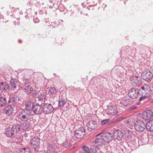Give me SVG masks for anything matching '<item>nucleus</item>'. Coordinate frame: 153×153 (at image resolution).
Segmentation results:
<instances>
[{"instance_id": "nucleus-1", "label": "nucleus", "mask_w": 153, "mask_h": 153, "mask_svg": "<svg viewBox=\"0 0 153 153\" xmlns=\"http://www.w3.org/2000/svg\"><path fill=\"white\" fill-rule=\"evenodd\" d=\"M96 138L95 140V144L91 146L90 151L91 153H97L100 152V146L105 148V133L102 132L96 135Z\"/></svg>"}, {"instance_id": "nucleus-2", "label": "nucleus", "mask_w": 153, "mask_h": 153, "mask_svg": "<svg viewBox=\"0 0 153 153\" xmlns=\"http://www.w3.org/2000/svg\"><path fill=\"white\" fill-rule=\"evenodd\" d=\"M134 128L135 130L137 131H143L146 128V124L143 121L139 120L135 122Z\"/></svg>"}, {"instance_id": "nucleus-3", "label": "nucleus", "mask_w": 153, "mask_h": 153, "mask_svg": "<svg viewBox=\"0 0 153 153\" xmlns=\"http://www.w3.org/2000/svg\"><path fill=\"white\" fill-rule=\"evenodd\" d=\"M153 75L149 70H147L143 71L141 74V77L144 80L149 82L153 77Z\"/></svg>"}, {"instance_id": "nucleus-4", "label": "nucleus", "mask_w": 153, "mask_h": 153, "mask_svg": "<svg viewBox=\"0 0 153 153\" xmlns=\"http://www.w3.org/2000/svg\"><path fill=\"white\" fill-rule=\"evenodd\" d=\"M74 133L75 137L80 138L83 137L85 135V130L83 127H81L76 129Z\"/></svg>"}, {"instance_id": "nucleus-5", "label": "nucleus", "mask_w": 153, "mask_h": 153, "mask_svg": "<svg viewBox=\"0 0 153 153\" xmlns=\"http://www.w3.org/2000/svg\"><path fill=\"white\" fill-rule=\"evenodd\" d=\"M107 110H106L107 114L108 115H117V110L114 105H112V104H110L107 105Z\"/></svg>"}, {"instance_id": "nucleus-6", "label": "nucleus", "mask_w": 153, "mask_h": 153, "mask_svg": "<svg viewBox=\"0 0 153 153\" xmlns=\"http://www.w3.org/2000/svg\"><path fill=\"white\" fill-rule=\"evenodd\" d=\"M54 108L50 104L46 103L43 106V111L45 114H49L53 112Z\"/></svg>"}, {"instance_id": "nucleus-7", "label": "nucleus", "mask_w": 153, "mask_h": 153, "mask_svg": "<svg viewBox=\"0 0 153 153\" xmlns=\"http://www.w3.org/2000/svg\"><path fill=\"white\" fill-rule=\"evenodd\" d=\"M141 91L140 89L138 90L135 88H132L129 91L128 95L130 97L134 99L137 97L138 94H140Z\"/></svg>"}, {"instance_id": "nucleus-8", "label": "nucleus", "mask_w": 153, "mask_h": 153, "mask_svg": "<svg viewBox=\"0 0 153 153\" xmlns=\"http://www.w3.org/2000/svg\"><path fill=\"white\" fill-rule=\"evenodd\" d=\"M88 130L90 132L97 129L98 127L96 121L94 120L90 121L88 124Z\"/></svg>"}, {"instance_id": "nucleus-9", "label": "nucleus", "mask_w": 153, "mask_h": 153, "mask_svg": "<svg viewBox=\"0 0 153 153\" xmlns=\"http://www.w3.org/2000/svg\"><path fill=\"white\" fill-rule=\"evenodd\" d=\"M40 139L38 137H33L31 141V146L32 148L36 149L39 146Z\"/></svg>"}, {"instance_id": "nucleus-10", "label": "nucleus", "mask_w": 153, "mask_h": 153, "mask_svg": "<svg viewBox=\"0 0 153 153\" xmlns=\"http://www.w3.org/2000/svg\"><path fill=\"white\" fill-rule=\"evenodd\" d=\"M32 115L29 112H27L24 111L22 114L19 115L20 119L23 121H26L29 120L31 117Z\"/></svg>"}, {"instance_id": "nucleus-11", "label": "nucleus", "mask_w": 153, "mask_h": 153, "mask_svg": "<svg viewBox=\"0 0 153 153\" xmlns=\"http://www.w3.org/2000/svg\"><path fill=\"white\" fill-rule=\"evenodd\" d=\"M153 117V112L150 110H147L143 113L142 118L145 120H149Z\"/></svg>"}, {"instance_id": "nucleus-12", "label": "nucleus", "mask_w": 153, "mask_h": 153, "mask_svg": "<svg viewBox=\"0 0 153 153\" xmlns=\"http://www.w3.org/2000/svg\"><path fill=\"white\" fill-rule=\"evenodd\" d=\"M59 151V149L55 144H51L48 147L47 153H57Z\"/></svg>"}, {"instance_id": "nucleus-13", "label": "nucleus", "mask_w": 153, "mask_h": 153, "mask_svg": "<svg viewBox=\"0 0 153 153\" xmlns=\"http://www.w3.org/2000/svg\"><path fill=\"white\" fill-rule=\"evenodd\" d=\"M32 111L35 114H41L43 111V107L39 104L35 105Z\"/></svg>"}, {"instance_id": "nucleus-14", "label": "nucleus", "mask_w": 153, "mask_h": 153, "mask_svg": "<svg viewBox=\"0 0 153 153\" xmlns=\"http://www.w3.org/2000/svg\"><path fill=\"white\" fill-rule=\"evenodd\" d=\"M113 138L115 140H120L123 136V133L120 130L115 131L113 133Z\"/></svg>"}, {"instance_id": "nucleus-15", "label": "nucleus", "mask_w": 153, "mask_h": 153, "mask_svg": "<svg viewBox=\"0 0 153 153\" xmlns=\"http://www.w3.org/2000/svg\"><path fill=\"white\" fill-rule=\"evenodd\" d=\"M132 83L134 86L139 87L141 84L142 81L140 78L135 76L133 77Z\"/></svg>"}, {"instance_id": "nucleus-16", "label": "nucleus", "mask_w": 153, "mask_h": 153, "mask_svg": "<svg viewBox=\"0 0 153 153\" xmlns=\"http://www.w3.org/2000/svg\"><path fill=\"white\" fill-rule=\"evenodd\" d=\"M9 105L6 107L4 109L6 114L8 116L12 114L13 113V107L11 104H9Z\"/></svg>"}, {"instance_id": "nucleus-17", "label": "nucleus", "mask_w": 153, "mask_h": 153, "mask_svg": "<svg viewBox=\"0 0 153 153\" xmlns=\"http://www.w3.org/2000/svg\"><path fill=\"white\" fill-rule=\"evenodd\" d=\"M4 134L5 135L9 137H12L15 134L11 127H9L5 130Z\"/></svg>"}, {"instance_id": "nucleus-18", "label": "nucleus", "mask_w": 153, "mask_h": 153, "mask_svg": "<svg viewBox=\"0 0 153 153\" xmlns=\"http://www.w3.org/2000/svg\"><path fill=\"white\" fill-rule=\"evenodd\" d=\"M34 105V103L33 102L29 101L25 103V108L28 111H32Z\"/></svg>"}, {"instance_id": "nucleus-19", "label": "nucleus", "mask_w": 153, "mask_h": 153, "mask_svg": "<svg viewBox=\"0 0 153 153\" xmlns=\"http://www.w3.org/2000/svg\"><path fill=\"white\" fill-rule=\"evenodd\" d=\"M37 98L38 101L41 102L42 103H44L45 101L46 96L43 92H42L38 94Z\"/></svg>"}, {"instance_id": "nucleus-20", "label": "nucleus", "mask_w": 153, "mask_h": 153, "mask_svg": "<svg viewBox=\"0 0 153 153\" xmlns=\"http://www.w3.org/2000/svg\"><path fill=\"white\" fill-rule=\"evenodd\" d=\"M146 129L150 131H153V120L149 121L146 123Z\"/></svg>"}, {"instance_id": "nucleus-21", "label": "nucleus", "mask_w": 153, "mask_h": 153, "mask_svg": "<svg viewBox=\"0 0 153 153\" xmlns=\"http://www.w3.org/2000/svg\"><path fill=\"white\" fill-rule=\"evenodd\" d=\"M13 131L15 134H16L17 132L19 131L21 128V126L17 123L13 125L12 127Z\"/></svg>"}, {"instance_id": "nucleus-22", "label": "nucleus", "mask_w": 153, "mask_h": 153, "mask_svg": "<svg viewBox=\"0 0 153 153\" xmlns=\"http://www.w3.org/2000/svg\"><path fill=\"white\" fill-rule=\"evenodd\" d=\"M9 86L5 82H1L0 83V90L4 91L9 88Z\"/></svg>"}, {"instance_id": "nucleus-23", "label": "nucleus", "mask_w": 153, "mask_h": 153, "mask_svg": "<svg viewBox=\"0 0 153 153\" xmlns=\"http://www.w3.org/2000/svg\"><path fill=\"white\" fill-rule=\"evenodd\" d=\"M112 134L110 132H106V142L109 143L112 139Z\"/></svg>"}, {"instance_id": "nucleus-24", "label": "nucleus", "mask_w": 153, "mask_h": 153, "mask_svg": "<svg viewBox=\"0 0 153 153\" xmlns=\"http://www.w3.org/2000/svg\"><path fill=\"white\" fill-rule=\"evenodd\" d=\"M33 91V88L30 85L25 86L24 91L27 94H29Z\"/></svg>"}, {"instance_id": "nucleus-25", "label": "nucleus", "mask_w": 153, "mask_h": 153, "mask_svg": "<svg viewBox=\"0 0 153 153\" xmlns=\"http://www.w3.org/2000/svg\"><path fill=\"white\" fill-rule=\"evenodd\" d=\"M17 98L16 97H13L12 98H10L8 101L9 104H10V103H12V105L13 106L14 105L17 104Z\"/></svg>"}, {"instance_id": "nucleus-26", "label": "nucleus", "mask_w": 153, "mask_h": 153, "mask_svg": "<svg viewBox=\"0 0 153 153\" xmlns=\"http://www.w3.org/2000/svg\"><path fill=\"white\" fill-rule=\"evenodd\" d=\"M7 101L6 98L2 97L0 98V107L4 106L6 104Z\"/></svg>"}, {"instance_id": "nucleus-27", "label": "nucleus", "mask_w": 153, "mask_h": 153, "mask_svg": "<svg viewBox=\"0 0 153 153\" xmlns=\"http://www.w3.org/2000/svg\"><path fill=\"white\" fill-rule=\"evenodd\" d=\"M56 91L54 87L51 88L49 90V93L50 95H53V96H55L56 94Z\"/></svg>"}, {"instance_id": "nucleus-28", "label": "nucleus", "mask_w": 153, "mask_h": 153, "mask_svg": "<svg viewBox=\"0 0 153 153\" xmlns=\"http://www.w3.org/2000/svg\"><path fill=\"white\" fill-rule=\"evenodd\" d=\"M129 102V99L126 98H124L122 99L120 103L125 107H126L129 103H128Z\"/></svg>"}, {"instance_id": "nucleus-29", "label": "nucleus", "mask_w": 153, "mask_h": 153, "mask_svg": "<svg viewBox=\"0 0 153 153\" xmlns=\"http://www.w3.org/2000/svg\"><path fill=\"white\" fill-rule=\"evenodd\" d=\"M11 78V80L10 82V85H9V86H10L12 89L14 90L16 88V85L15 82L16 81L14 79H13V78L12 77Z\"/></svg>"}, {"instance_id": "nucleus-30", "label": "nucleus", "mask_w": 153, "mask_h": 153, "mask_svg": "<svg viewBox=\"0 0 153 153\" xmlns=\"http://www.w3.org/2000/svg\"><path fill=\"white\" fill-rule=\"evenodd\" d=\"M139 139L137 137H135V140L131 142V144L134 145V147L136 148L139 146Z\"/></svg>"}, {"instance_id": "nucleus-31", "label": "nucleus", "mask_w": 153, "mask_h": 153, "mask_svg": "<svg viewBox=\"0 0 153 153\" xmlns=\"http://www.w3.org/2000/svg\"><path fill=\"white\" fill-rule=\"evenodd\" d=\"M82 151L81 153H91V151L86 146L84 145L82 147Z\"/></svg>"}, {"instance_id": "nucleus-32", "label": "nucleus", "mask_w": 153, "mask_h": 153, "mask_svg": "<svg viewBox=\"0 0 153 153\" xmlns=\"http://www.w3.org/2000/svg\"><path fill=\"white\" fill-rule=\"evenodd\" d=\"M66 103V102L64 99H61L59 100V107L64 105Z\"/></svg>"}, {"instance_id": "nucleus-33", "label": "nucleus", "mask_w": 153, "mask_h": 153, "mask_svg": "<svg viewBox=\"0 0 153 153\" xmlns=\"http://www.w3.org/2000/svg\"><path fill=\"white\" fill-rule=\"evenodd\" d=\"M62 145L64 147H65V148H67L70 146V142L67 140H65V141L63 142Z\"/></svg>"}, {"instance_id": "nucleus-34", "label": "nucleus", "mask_w": 153, "mask_h": 153, "mask_svg": "<svg viewBox=\"0 0 153 153\" xmlns=\"http://www.w3.org/2000/svg\"><path fill=\"white\" fill-rule=\"evenodd\" d=\"M30 150L27 148H24L19 151V153H30Z\"/></svg>"}, {"instance_id": "nucleus-35", "label": "nucleus", "mask_w": 153, "mask_h": 153, "mask_svg": "<svg viewBox=\"0 0 153 153\" xmlns=\"http://www.w3.org/2000/svg\"><path fill=\"white\" fill-rule=\"evenodd\" d=\"M149 87V85L145 84L143 86L141 87V88L143 90H144L145 91L148 90V88Z\"/></svg>"}, {"instance_id": "nucleus-36", "label": "nucleus", "mask_w": 153, "mask_h": 153, "mask_svg": "<svg viewBox=\"0 0 153 153\" xmlns=\"http://www.w3.org/2000/svg\"><path fill=\"white\" fill-rule=\"evenodd\" d=\"M59 9L60 11L63 12L65 10V7L62 4H60L59 7Z\"/></svg>"}, {"instance_id": "nucleus-37", "label": "nucleus", "mask_w": 153, "mask_h": 153, "mask_svg": "<svg viewBox=\"0 0 153 153\" xmlns=\"http://www.w3.org/2000/svg\"><path fill=\"white\" fill-rule=\"evenodd\" d=\"M29 127V125L28 124L26 123H24L23 124L22 128L24 130H27Z\"/></svg>"}, {"instance_id": "nucleus-38", "label": "nucleus", "mask_w": 153, "mask_h": 153, "mask_svg": "<svg viewBox=\"0 0 153 153\" xmlns=\"http://www.w3.org/2000/svg\"><path fill=\"white\" fill-rule=\"evenodd\" d=\"M137 108V106L136 105L132 106L128 108L129 111H131L136 110Z\"/></svg>"}, {"instance_id": "nucleus-39", "label": "nucleus", "mask_w": 153, "mask_h": 153, "mask_svg": "<svg viewBox=\"0 0 153 153\" xmlns=\"http://www.w3.org/2000/svg\"><path fill=\"white\" fill-rule=\"evenodd\" d=\"M146 46L143 45H140L139 46L140 50L141 52H143L145 51V48H146Z\"/></svg>"}, {"instance_id": "nucleus-40", "label": "nucleus", "mask_w": 153, "mask_h": 153, "mask_svg": "<svg viewBox=\"0 0 153 153\" xmlns=\"http://www.w3.org/2000/svg\"><path fill=\"white\" fill-rule=\"evenodd\" d=\"M22 139H26V138L28 136V134L26 133H23L22 134Z\"/></svg>"}, {"instance_id": "nucleus-41", "label": "nucleus", "mask_w": 153, "mask_h": 153, "mask_svg": "<svg viewBox=\"0 0 153 153\" xmlns=\"http://www.w3.org/2000/svg\"><path fill=\"white\" fill-rule=\"evenodd\" d=\"M23 82L25 84L28 85L30 83V80L29 79H23Z\"/></svg>"}, {"instance_id": "nucleus-42", "label": "nucleus", "mask_w": 153, "mask_h": 153, "mask_svg": "<svg viewBox=\"0 0 153 153\" xmlns=\"http://www.w3.org/2000/svg\"><path fill=\"white\" fill-rule=\"evenodd\" d=\"M33 21L35 23H37L39 22V20L37 18H34L33 19Z\"/></svg>"}, {"instance_id": "nucleus-43", "label": "nucleus", "mask_w": 153, "mask_h": 153, "mask_svg": "<svg viewBox=\"0 0 153 153\" xmlns=\"http://www.w3.org/2000/svg\"><path fill=\"white\" fill-rule=\"evenodd\" d=\"M114 122V121H110V122H108L106 124V126H108Z\"/></svg>"}, {"instance_id": "nucleus-44", "label": "nucleus", "mask_w": 153, "mask_h": 153, "mask_svg": "<svg viewBox=\"0 0 153 153\" xmlns=\"http://www.w3.org/2000/svg\"><path fill=\"white\" fill-rule=\"evenodd\" d=\"M123 118H122V117H119V118L117 119L114 120V122H118L120 120L122 119Z\"/></svg>"}, {"instance_id": "nucleus-45", "label": "nucleus", "mask_w": 153, "mask_h": 153, "mask_svg": "<svg viewBox=\"0 0 153 153\" xmlns=\"http://www.w3.org/2000/svg\"><path fill=\"white\" fill-rule=\"evenodd\" d=\"M12 9V11L13 13H14L15 11H16L17 10V9L16 8H15L14 7H12L11 8Z\"/></svg>"}, {"instance_id": "nucleus-46", "label": "nucleus", "mask_w": 153, "mask_h": 153, "mask_svg": "<svg viewBox=\"0 0 153 153\" xmlns=\"http://www.w3.org/2000/svg\"><path fill=\"white\" fill-rule=\"evenodd\" d=\"M146 97V96H144L140 97L139 100V101H141L145 99Z\"/></svg>"}, {"instance_id": "nucleus-47", "label": "nucleus", "mask_w": 153, "mask_h": 153, "mask_svg": "<svg viewBox=\"0 0 153 153\" xmlns=\"http://www.w3.org/2000/svg\"><path fill=\"white\" fill-rule=\"evenodd\" d=\"M105 124V120H104L101 121V125H104Z\"/></svg>"}, {"instance_id": "nucleus-48", "label": "nucleus", "mask_w": 153, "mask_h": 153, "mask_svg": "<svg viewBox=\"0 0 153 153\" xmlns=\"http://www.w3.org/2000/svg\"><path fill=\"white\" fill-rule=\"evenodd\" d=\"M17 139L16 138H13V139L12 140L13 141V142H15L17 141Z\"/></svg>"}, {"instance_id": "nucleus-49", "label": "nucleus", "mask_w": 153, "mask_h": 153, "mask_svg": "<svg viewBox=\"0 0 153 153\" xmlns=\"http://www.w3.org/2000/svg\"><path fill=\"white\" fill-rule=\"evenodd\" d=\"M110 119H106V124L109 122Z\"/></svg>"}, {"instance_id": "nucleus-50", "label": "nucleus", "mask_w": 153, "mask_h": 153, "mask_svg": "<svg viewBox=\"0 0 153 153\" xmlns=\"http://www.w3.org/2000/svg\"><path fill=\"white\" fill-rule=\"evenodd\" d=\"M7 15H10V16L11 15H10V13H9V12L8 11H7Z\"/></svg>"}, {"instance_id": "nucleus-51", "label": "nucleus", "mask_w": 153, "mask_h": 153, "mask_svg": "<svg viewBox=\"0 0 153 153\" xmlns=\"http://www.w3.org/2000/svg\"><path fill=\"white\" fill-rule=\"evenodd\" d=\"M22 42V41L20 40V39H19V40H18V42L19 43H21V42Z\"/></svg>"}, {"instance_id": "nucleus-52", "label": "nucleus", "mask_w": 153, "mask_h": 153, "mask_svg": "<svg viewBox=\"0 0 153 153\" xmlns=\"http://www.w3.org/2000/svg\"><path fill=\"white\" fill-rule=\"evenodd\" d=\"M106 153H111V152L109 151H108V152L107 153V152H106Z\"/></svg>"}, {"instance_id": "nucleus-53", "label": "nucleus", "mask_w": 153, "mask_h": 153, "mask_svg": "<svg viewBox=\"0 0 153 153\" xmlns=\"http://www.w3.org/2000/svg\"><path fill=\"white\" fill-rule=\"evenodd\" d=\"M2 97V96L1 95V94H0V98H1Z\"/></svg>"}, {"instance_id": "nucleus-54", "label": "nucleus", "mask_w": 153, "mask_h": 153, "mask_svg": "<svg viewBox=\"0 0 153 153\" xmlns=\"http://www.w3.org/2000/svg\"><path fill=\"white\" fill-rule=\"evenodd\" d=\"M102 153L101 152H100V151L99 152H98V153Z\"/></svg>"}, {"instance_id": "nucleus-55", "label": "nucleus", "mask_w": 153, "mask_h": 153, "mask_svg": "<svg viewBox=\"0 0 153 153\" xmlns=\"http://www.w3.org/2000/svg\"><path fill=\"white\" fill-rule=\"evenodd\" d=\"M152 102H153V101Z\"/></svg>"}]
</instances>
